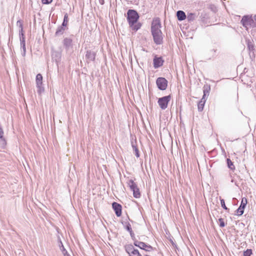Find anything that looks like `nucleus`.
I'll list each match as a JSON object with an SVG mask.
<instances>
[{
  "instance_id": "obj_31",
  "label": "nucleus",
  "mask_w": 256,
  "mask_h": 256,
  "mask_svg": "<svg viewBox=\"0 0 256 256\" xmlns=\"http://www.w3.org/2000/svg\"><path fill=\"white\" fill-rule=\"evenodd\" d=\"M236 212L238 216H242L244 214V208H242L241 206H240Z\"/></svg>"
},
{
  "instance_id": "obj_27",
  "label": "nucleus",
  "mask_w": 256,
  "mask_h": 256,
  "mask_svg": "<svg viewBox=\"0 0 256 256\" xmlns=\"http://www.w3.org/2000/svg\"><path fill=\"white\" fill-rule=\"evenodd\" d=\"M18 23L20 24V38L22 39L23 38H25L24 34L23 32L22 24L20 23V20H18L17 22V24H18Z\"/></svg>"
},
{
  "instance_id": "obj_30",
  "label": "nucleus",
  "mask_w": 256,
  "mask_h": 256,
  "mask_svg": "<svg viewBox=\"0 0 256 256\" xmlns=\"http://www.w3.org/2000/svg\"><path fill=\"white\" fill-rule=\"evenodd\" d=\"M252 254V252L251 249H247L244 252V256H251Z\"/></svg>"
},
{
  "instance_id": "obj_33",
  "label": "nucleus",
  "mask_w": 256,
  "mask_h": 256,
  "mask_svg": "<svg viewBox=\"0 0 256 256\" xmlns=\"http://www.w3.org/2000/svg\"><path fill=\"white\" fill-rule=\"evenodd\" d=\"M218 221L220 222V226L221 228H223L225 226V223L224 222V219L222 218H220L218 219Z\"/></svg>"
},
{
  "instance_id": "obj_14",
  "label": "nucleus",
  "mask_w": 256,
  "mask_h": 256,
  "mask_svg": "<svg viewBox=\"0 0 256 256\" xmlns=\"http://www.w3.org/2000/svg\"><path fill=\"white\" fill-rule=\"evenodd\" d=\"M206 101V98H202L198 102V108L199 112H202L203 110Z\"/></svg>"
},
{
  "instance_id": "obj_9",
  "label": "nucleus",
  "mask_w": 256,
  "mask_h": 256,
  "mask_svg": "<svg viewBox=\"0 0 256 256\" xmlns=\"http://www.w3.org/2000/svg\"><path fill=\"white\" fill-rule=\"evenodd\" d=\"M112 206L116 216L118 217L122 215V206L116 202H114L112 204Z\"/></svg>"
},
{
  "instance_id": "obj_22",
  "label": "nucleus",
  "mask_w": 256,
  "mask_h": 256,
  "mask_svg": "<svg viewBox=\"0 0 256 256\" xmlns=\"http://www.w3.org/2000/svg\"><path fill=\"white\" fill-rule=\"evenodd\" d=\"M227 165L228 168L232 170H235V166L233 164V162L231 161L230 158L226 159Z\"/></svg>"
},
{
  "instance_id": "obj_23",
  "label": "nucleus",
  "mask_w": 256,
  "mask_h": 256,
  "mask_svg": "<svg viewBox=\"0 0 256 256\" xmlns=\"http://www.w3.org/2000/svg\"><path fill=\"white\" fill-rule=\"evenodd\" d=\"M247 44H248V50L250 52H254V45L252 42H251L250 40H247Z\"/></svg>"
},
{
  "instance_id": "obj_20",
  "label": "nucleus",
  "mask_w": 256,
  "mask_h": 256,
  "mask_svg": "<svg viewBox=\"0 0 256 256\" xmlns=\"http://www.w3.org/2000/svg\"><path fill=\"white\" fill-rule=\"evenodd\" d=\"M133 192V196L135 198H140V192L138 186L134 189Z\"/></svg>"
},
{
  "instance_id": "obj_40",
  "label": "nucleus",
  "mask_w": 256,
  "mask_h": 256,
  "mask_svg": "<svg viewBox=\"0 0 256 256\" xmlns=\"http://www.w3.org/2000/svg\"><path fill=\"white\" fill-rule=\"evenodd\" d=\"M212 50L214 52H216V50H214V49H213Z\"/></svg>"
},
{
  "instance_id": "obj_10",
  "label": "nucleus",
  "mask_w": 256,
  "mask_h": 256,
  "mask_svg": "<svg viewBox=\"0 0 256 256\" xmlns=\"http://www.w3.org/2000/svg\"><path fill=\"white\" fill-rule=\"evenodd\" d=\"M52 60H55V62L58 64L60 61L61 60V52L56 50L52 51Z\"/></svg>"
},
{
  "instance_id": "obj_36",
  "label": "nucleus",
  "mask_w": 256,
  "mask_h": 256,
  "mask_svg": "<svg viewBox=\"0 0 256 256\" xmlns=\"http://www.w3.org/2000/svg\"><path fill=\"white\" fill-rule=\"evenodd\" d=\"M52 0H42V2L43 4H49L52 2Z\"/></svg>"
},
{
  "instance_id": "obj_38",
  "label": "nucleus",
  "mask_w": 256,
  "mask_h": 256,
  "mask_svg": "<svg viewBox=\"0 0 256 256\" xmlns=\"http://www.w3.org/2000/svg\"><path fill=\"white\" fill-rule=\"evenodd\" d=\"M20 45L21 46L26 45L25 38H23L22 39H20Z\"/></svg>"
},
{
  "instance_id": "obj_4",
  "label": "nucleus",
  "mask_w": 256,
  "mask_h": 256,
  "mask_svg": "<svg viewBox=\"0 0 256 256\" xmlns=\"http://www.w3.org/2000/svg\"><path fill=\"white\" fill-rule=\"evenodd\" d=\"M124 248L129 256H142L138 250L135 249L132 244H127L125 246Z\"/></svg>"
},
{
  "instance_id": "obj_21",
  "label": "nucleus",
  "mask_w": 256,
  "mask_h": 256,
  "mask_svg": "<svg viewBox=\"0 0 256 256\" xmlns=\"http://www.w3.org/2000/svg\"><path fill=\"white\" fill-rule=\"evenodd\" d=\"M59 246L60 247V248L62 252V254H64V256H70L69 254H68L66 250L64 248V247L63 246V244L61 241H60V244H59Z\"/></svg>"
},
{
  "instance_id": "obj_29",
  "label": "nucleus",
  "mask_w": 256,
  "mask_h": 256,
  "mask_svg": "<svg viewBox=\"0 0 256 256\" xmlns=\"http://www.w3.org/2000/svg\"><path fill=\"white\" fill-rule=\"evenodd\" d=\"M68 22V16L67 14H66L64 16V20L62 23V26L66 27Z\"/></svg>"
},
{
  "instance_id": "obj_8",
  "label": "nucleus",
  "mask_w": 256,
  "mask_h": 256,
  "mask_svg": "<svg viewBox=\"0 0 256 256\" xmlns=\"http://www.w3.org/2000/svg\"><path fill=\"white\" fill-rule=\"evenodd\" d=\"M164 60H162V57H158L155 56L153 60L154 67L155 68H158L163 65Z\"/></svg>"
},
{
  "instance_id": "obj_18",
  "label": "nucleus",
  "mask_w": 256,
  "mask_h": 256,
  "mask_svg": "<svg viewBox=\"0 0 256 256\" xmlns=\"http://www.w3.org/2000/svg\"><path fill=\"white\" fill-rule=\"evenodd\" d=\"M128 184L131 190L134 191V189L138 186L133 180H130L128 182Z\"/></svg>"
},
{
  "instance_id": "obj_11",
  "label": "nucleus",
  "mask_w": 256,
  "mask_h": 256,
  "mask_svg": "<svg viewBox=\"0 0 256 256\" xmlns=\"http://www.w3.org/2000/svg\"><path fill=\"white\" fill-rule=\"evenodd\" d=\"M63 44L66 50L68 51L72 48V40L70 38H64L63 40Z\"/></svg>"
},
{
  "instance_id": "obj_12",
  "label": "nucleus",
  "mask_w": 256,
  "mask_h": 256,
  "mask_svg": "<svg viewBox=\"0 0 256 256\" xmlns=\"http://www.w3.org/2000/svg\"><path fill=\"white\" fill-rule=\"evenodd\" d=\"M96 53L91 50H88L86 54V58L88 61H94L95 60Z\"/></svg>"
},
{
  "instance_id": "obj_15",
  "label": "nucleus",
  "mask_w": 256,
  "mask_h": 256,
  "mask_svg": "<svg viewBox=\"0 0 256 256\" xmlns=\"http://www.w3.org/2000/svg\"><path fill=\"white\" fill-rule=\"evenodd\" d=\"M176 16L178 20L180 21L185 20L186 18L184 12L182 10H178L176 12Z\"/></svg>"
},
{
  "instance_id": "obj_26",
  "label": "nucleus",
  "mask_w": 256,
  "mask_h": 256,
  "mask_svg": "<svg viewBox=\"0 0 256 256\" xmlns=\"http://www.w3.org/2000/svg\"><path fill=\"white\" fill-rule=\"evenodd\" d=\"M196 14L193 13L189 14L187 16V19L188 22H192L196 18Z\"/></svg>"
},
{
  "instance_id": "obj_17",
  "label": "nucleus",
  "mask_w": 256,
  "mask_h": 256,
  "mask_svg": "<svg viewBox=\"0 0 256 256\" xmlns=\"http://www.w3.org/2000/svg\"><path fill=\"white\" fill-rule=\"evenodd\" d=\"M142 244L140 245V248L142 250L146 252H150L153 250V248L149 244H147L144 242H142Z\"/></svg>"
},
{
  "instance_id": "obj_39",
  "label": "nucleus",
  "mask_w": 256,
  "mask_h": 256,
  "mask_svg": "<svg viewBox=\"0 0 256 256\" xmlns=\"http://www.w3.org/2000/svg\"><path fill=\"white\" fill-rule=\"evenodd\" d=\"M100 2L101 4H104V0H100Z\"/></svg>"
},
{
  "instance_id": "obj_19",
  "label": "nucleus",
  "mask_w": 256,
  "mask_h": 256,
  "mask_svg": "<svg viewBox=\"0 0 256 256\" xmlns=\"http://www.w3.org/2000/svg\"><path fill=\"white\" fill-rule=\"evenodd\" d=\"M210 90V86L209 85H204L203 87L204 95L202 98H206V94L208 95Z\"/></svg>"
},
{
  "instance_id": "obj_37",
  "label": "nucleus",
  "mask_w": 256,
  "mask_h": 256,
  "mask_svg": "<svg viewBox=\"0 0 256 256\" xmlns=\"http://www.w3.org/2000/svg\"><path fill=\"white\" fill-rule=\"evenodd\" d=\"M129 232L130 234V236H131L132 240H135L136 238H135L134 234V233L133 231L132 230L131 232Z\"/></svg>"
},
{
  "instance_id": "obj_35",
  "label": "nucleus",
  "mask_w": 256,
  "mask_h": 256,
  "mask_svg": "<svg viewBox=\"0 0 256 256\" xmlns=\"http://www.w3.org/2000/svg\"><path fill=\"white\" fill-rule=\"evenodd\" d=\"M21 48H22V56H26V45H24V46H21Z\"/></svg>"
},
{
  "instance_id": "obj_2",
  "label": "nucleus",
  "mask_w": 256,
  "mask_h": 256,
  "mask_svg": "<svg viewBox=\"0 0 256 256\" xmlns=\"http://www.w3.org/2000/svg\"><path fill=\"white\" fill-rule=\"evenodd\" d=\"M138 12L134 10H129L127 12V20L130 28L134 30L137 31L142 26L138 20L139 18Z\"/></svg>"
},
{
  "instance_id": "obj_16",
  "label": "nucleus",
  "mask_w": 256,
  "mask_h": 256,
  "mask_svg": "<svg viewBox=\"0 0 256 256\" xmlns=\"http://www.w3.org/2000/svg\"><path fill=\"white\" fill-rule=\"evenodd\" d=\"M66 30V27L62 25L59 26L55 33L56 36H60Z\"/></svg>"
},
{
  "instance_id": "obj_28",
  "label": "nucleus",
  "mask_w": 256,
  "mask_h": 256,
  "mask_svg": "<svg viewBox=\"0 0 256 256\" xmlns=\"http://www.w3.org/2000/svg\"><path fill=\"white\" fill-rule=\"evenodd\" d=\"M247 203H248L247 199L246 198H242L240 206H241L242 208H243L244 209L246 206Z\"/></svg>"
},
{
  "instance_id": "obj_34",
  "label": "nucleus",
  "mask_w": 256,
  "mask_h": 256,
  "mask_svg": "<svg viewBox=\"0 0 256 256\" xmlns=\"http://www.w3.org/2000/svg\"><path fill=\"white\" fill-rule=\"evenodd\" d=\"M134 240V245L136 246H138V248H140V245L142 244V242H139V241L136 240V239H135V240Z\"/></svg>"
},
{
  "instance_id": "obj_13",
  "label": "nucleus",
  "mask_w": 256,
  "mask_h": 256,
  "mask_svg": "<svg viewBox=\"0 0 256 256\" xmlns=\"http://www.w3.org/2000/svg\"><path fill=\"white\" fill-rule=\"evenodd\" d=\"M4 134L2 128L0 127V146L2 147H4L6 145V140L4 137Z\"/></svg>"
},
{
  "instance_id": "obj_1",
  "label": "nucleus",
  "mask_w": 256,
  "mask_h": 256,
  "mask_svg": "<svg viewBox=\"0 0 256 256\" xmlns=\"http://www.w3.org/2000/svg\"><path fill=\"white\" fill-rule=\"evenodd\" d=\"M162 24L159 18H154L151 25V32L154 44H162L163 42L162 33L160 30Z\"/></svg>"
},
{
  "instance_id": "obj_32",
  "label": "nucleus",
  "mask_w": 256,
  "mask_h": 256,
  "mask_svg": "<svg viewBox=\"0 0 256 256\" xmlns=\"http://www.w3.org/2000/svg\"><path fill=\"white\" fill-rule=\"evenodd\" d=\"M220 204H221V206H222L223 208H224V210H229V208H228L226 204H225V202H224V200L223 199H220Z\"/></svg>"
},
{
  "instance_id": "obj_6",
  "label": "nucleus",
  "mask_w": 256,
  "mask_h": 256,
  "mask_svg": "<svg viewBox=\"0 0 256 256\" xmlns=\"http://www.w3.org/2000/svg\"><path fill=\"white\" fill-rule=\"evenodd\" d=\"M156 84L158 88L162 90H166L168 86V80L164 78L160 77L158 78Z\"/></svg>"
},
{
  "instance_id": "obj_3",
  "label": "nucleus",
  "mask_w": 256,
  "mask_h": 256,
  "mask_svg": "<svg viewBox=\"0 0 256 256\" xmlns=\"http://www.w3.org/2000/svg\"><path fill=\"white\" fill-rule=\"evenodd\" d=\"M170 98V96L168 95L158 98V103L162 110H165L167 108Z\"/></svg>"
},
{
  "instance_id": "obj_25",
  "label": "nucleus",
  "mask_w": 256,
  "mask_h": 256,
  "mask_svg": "<svg viewBox=\"0 0 256 256\" xmlns=\"http://www.w3.org/2000/svg\"><path fill=\"white\" fill-rule=\"evenodd\" d=\"M132 148L137 158H139L140 154H139V151H138V148L136 146L135 144H134L133 142H132Z\"/></svg>"
},
{
  "instance_id": "obj_7",
  "label": "nucleus",
  "mask_w": 256,
  "mask_h": 256,
  "mask_svg": "<svg viewBox=\"0 0 256 256\" xmlns=\"http://www.w3.org/2000/svg\"><path fill=\"white\" fill-rule=\"evenodd\" d=\"M242 26L246 28H248V26H250L254 23V20L252 16H244L242 17L240 21Z\"/></svg>"
},
{
  "instance_id": "obj_24",
  "label": "nucleus",
  "mask_w": 256,
  "mask_h": 256,
  "mask_svg": "<svg viewBox=\"0 0 256 256\" xmlns=\"http://www.w3.org/2000/svg\"><path fill=\"white\" fill-rule=\"evenodd\" d=\"M122 224L125 226V228L128 232H131L132 231L131 225L128 222H122Z\"/></svg>"
},
{
  "instance_id": "obj_5",
  "label": "nucleus",
  "mask_w": 256,
  "mask_h": 256,
  "mask_svg": "<svg viewBox=\"0 0 256 256\" xmlns=\"http://www.w3.org/2000/svg\"><path fill=\"white\" fill-rule=\"evenodd\" d=\"M36 81L38 92L40 94L44 91V88L42 86V76L40 74H38L36 75Z\"/></svg>"
}]
</instances>
